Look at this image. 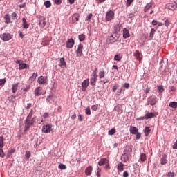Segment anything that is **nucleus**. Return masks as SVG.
I'll list each match as a JSON object with an SVG mask.
<instances>
[{"mask_svg":"<svg viewBox=\"0 0 177 177\" xmlns=\"http://www.w3.org/2000/svg\"><path fill=\"white\" fill-rule=\"evenodd\" d=\"M18 88H19V83L12 84V93H16V91H17Z\"/></svg>","mask_w":177,"mask_h":177,"instance_id":"obj_27","label":"nucleus"},{"mask_svg":"<svg viewBox=\"0 0 177 177\" xmlns=\"http://www.w3.org/2000/svg\"><path fill=\"white\" fill-rule=\"evenodd\" d=\"M92 76H94V77H97V68H95L93 73H92Z\"/></svg>","mask_w":177,"mask_h":177,"instance_id":"obj_55","label":"nucleus"},{"mask_svg":"<svg viewBox=\"0 0 177 177\" xmlns=\"http://www.w3.org/2000/svg\"><path fill=\"white\" fill-rule=\"evenodd\" d=\"M34 93L35 96H41V95H44V88L41 86L37 87L35 89Z\"/></svg>","mask_w":177,"mask_h":177,"instance_id":"obj_11","label":"nucleus"},{"mask_svg":"<svg viewBox=\"0 0 177 177\" xmlns=\"http://www.w3.org/2000/svg\"><path fill=\"white\" fill-rule=\"evenodd\" d=\"M38 77V73H34L31 77L32 80H35Z\"/></svg>","mask_w":177,"mask_h":177,"instance_id":"obj_59","label":"nucleus"},{"mask_svg":"<svg viewBox=\"0 0 177 177\" xmlns=\"http://www.w3.org/2000/svg\"><path fill=\"white\" fill-rule=\"evenodd\" d=\"M16 100V96L12 95L10 97V102H12V103Z\"/></svg>","mask_w":177,"mask_h":177,"instance_id":"obj_58","label":"nucleus"},{"mask_svg":"<svg viewBox=\"0 0 177 177\" xmlns=\"http://www.w3.org/2000/svg\"><path fill=\"white\" fill-rule=\"evenodd\" d=\"M78 38H79V41H80V42H82V41H84L85 39V35L84 34L80 35L78 36Z\"/></svg>","mask_w":177,"mask_h":177,"instance_id":"obj_41","label":"nucleus"},{"mask_svg":"<svg viewBox=\"0 0 177 177\" xmlns=\"http://www.w3.org/2000/svg\"><path fill=\"white\" fill-rule=\"evenodd\" d=\"M134 56L136 57L137 60H139L140 62L141 58H140V53L139 50H136L134 53Z\"/></svg>","mask_w":177,"mask_h":177,"instance_id":"obj_28","label":"nucleus"},{"mask_svg":"<svg viewBox=\"0 0 177 177\" xmlns=\"http://www.w3.org/2000/svg\"><path fill=\"white\" fill-rule=\"evenodd\" d=\"M97 81V76H91L90 80V84L92 86H95L96 85V82Z\"/></svg>","mask_w":177,"mask_h":177,"instance_id":"obj_19","label":"nucleus"},{"mask_svg":"<svg viewBox=\"0 0 177 177\" xmlns=\"http://www.w3.org/2000/svg\"><path fill=\"white\" fill-rule=\"evenodd\" d=\"M105 75H106V72H104V71H101L99 72L100 79L104 78Z\"/></svg>","mask_w":177,"mask_h":177,"instance_id":"obj_38","label":"nucleus"},{"mask_svg":"<svg viewBox=\"0 0 177 177\" xmlns=\"http://www.w3.org/2000/svg\"><path fill=\"white\" fill-rule=\"evenodd\" d=\"M93 168L92 167V166H88V167H86V169H85V174L87 176L91 175V174H92V171H93Z\"/></svg>","mask_w":177,"mask_h":177,"instance_id":"obj_22","label":"nucleus"},{"mask_svg":"<svg viewBox=\"0 0 177 177\" xmlns=\"http://www.w3.org/2000/svg\"><path fill=\"white\" fill-rule=\"evenodd\" d=\"M27 68V64L24 63L19 64V70H24V68Z\"/></svg>","mask_w":177,"mask_h":177,"instance_id":"obj_39","label":"nucleus"},{"mask_svg":"<svg viewBox=\"0 0 177 177\" xmlns=\"http://www.w3.org/2000/svg\"><path fill=\"white\" fill-rule=\"evenodd\" d=\"M80 19V15L75 13L71 17V21L73 24L77 23Z\"/></svg>","mask_w":177,"mask_h":177,"instance_id":"obj_16","label":"nucleus"},{"mask_svg":"<svg viewBox=\"0 0 177 177\" xmlns=\"http://www.w3.org/2000/svg\"><path fill=\"white\" fill-rule=\"evenodd\" d=\"M150 132H151V129H150L149 127H146L145 130H144V133L145 136H149V135H150Z\"/></svg>","mask_w":177,"mask_h":177,"instance_id":"obj_25","label":"nucleus"},{"mask_svg":"<svg viewBox=\"0 0 177 177\" xmlns=\"http://www.w3.org/2000/svg\"><path fill=\"white\" fill-rule=\"evenodd\" d=\"M3 142H5V138L3 136H0V149H3Z\"/></svg>","mask_w":177,"mask_h":177,"instance_id":"obj_33","label":"nucleus"},{"mask_svg":"<svg viewBox=\"0 0 177 177\" xmlns=\"http://www.w3.org/2000/svg\"><path fill=\"white\" fill-rule=\"evenodd\" d=\"M4 19H5V23L6 24H9V23H10V16L9 15V14H6L4 15Z\"/></svg>","mask_w":177,"mask_h":177,"instance_id":"obj_26","label":"nucleus"},{"mask_svg":"<svg viewBox=\"0 0 177 177\" xmlns=\"http://www.w3.org/2000/svg\"><path fill=\"white\" fill-rule=\"evenodd\" d=\"M49 40H44L41 42V45H43V46H46L49 45Z\"/></svg>","mask_w":177,"mask_h":177,"instance_id":"obj_47","label":"nucleus"},{"mask_svg":"<svg viewBox=\"0 0 177 177\" xmlns=\"http://www.w3.org/2000/svg\"><path fill=\"white\" fill-rule=\"evenodd\" d=\"M134 0H127L126 2V6L129 7L132 4V2H133Z\"/></svg>","mask_w":177,"mask_h":177,"instance_id":"obj_46","label":"nucleus"},{"mask_svg":"<svg viewBox=\"0 0 177 177\" xmlns=\"http://www.w3.org/2000/svg\"><path fill=\"white\" fill-rule=\"evenodd\" d=\"M30 156H31V152H30V151H26L25 153V157L26 160H30Z\"/></svg>","mask_w":177,"mask_h":177,"instance_id":"obj_40","label":"nucleus"},{"mask_svg":"<svg viewBox=\"0 0 177 177\" xmlns=\"http://www.w3.org/2000/svg\"><path fill=\"white\" fill-rule=\"evenodd\" d=\"M148 104H151V106H154L157 103V98L154 97H150L147 99Z\"/></svg>","mask_w":177,"mask_h":177,"instance_id":"obj_14","label":"nucleus"},{"mask_svg":"<svg viewBox=\"0 0 177 177\" xmlns=\"http://www.w3.org/2000/svg\"><path fill=\"white\" fill-rule=\"evenodd\" d=\"M55 3L56 5H61L62 4V0H55Z\"/></svg>","mask_w":177,"mask_h":177,"instance_id":"obj_64","label":"nucleus"},{"mask_svg":"<svg viewBox=\"0 0 177 177\" xmlns=\"http://www.w3.org/2000/svg\"><path fill=\"white\" fill-rule=\"evenodd\" d=\"M154 117H156V114H154L153 112H150L146 113L145 116L138 118L136 120L141 121L142 120H149L150 118H154Z\"/></svg>","mask_w":177,"mask_h":177,"instance_id":"obj_2","label":"nucleus"},{"mask_svg":"<svg viewBox=\"0 0 177 177\" xmlns=\"http://www.w3.org/2000/svg\"><path fill=\"white\" fill-rule=\"evenodd\" d=\"M118 88H120V85H118V84H116L115 86H113L112 88L113 92H115V91H117Z\"/></svg>","mask_w":177,"mask_h":177,"instance_id":"obj_50","label":"nucleus"},{"mask_svg":"<svg viewBox=\"0 0 177 177\" xmlns=\"http://www.w3.org/2000/svg\"><path fill=\"white\" fill-rule=\"evenodd\" d=\"M154 34H156V29L151 28L149 33V39H153V38H154Z\"/></svg>","mask_w":177,"mask_h":177,"instance_id":"obj_29","label":"nucleus"},{"mask_svg":"<svg viewBox=\"0 0 177 177\" xmlns=\"http://www.w3.org/2000/svg\"><path fill=\"white\" fill-rule=\"evenodd\" d=\"M167 157L168 156L165 154L162 155V158H160L161 165H165V164H167V162H168V160H167Z\"/></svg>","mask_w":177,"mask_h":177,"instance_id":"obj_18","label":"nucleus"},{"mask_svg":"<svg viewBox=\"0 0 177 177\" xmlns=\"http://www.w3.org/2000/svg\"><path fill=\"white\" fill-rule=\"evenodd\" d=\"M92 16H93L92 13L88 14V15H87V17H86V20L87 21H89L90 19H92Z\"/></svg>","mask_w":177,"mask_h":177,"instance_id":"obj_60","label":"nucleus"},{"mask_svg":"<svg viewBox=\"0 0 177 177\" xmlns=\"http://www.w3.org/2000/svg\"><path fill=\"white\" fill-rule=\"evenodd\" d=\"M0 38L2 39V41L6 42V41H10L12 35H10V33H3L0 35Z\"/></svg>","mask_w":177,"mask_h":177,"instance_id":"obj_6","label":"nucleus"},{"mask_svg":"<svg viewBox=\"0 0 177 177\" xmlns=\"http://www.w3.org/2000/svg\"><path fill=\"white\" fill-rule=\"evenodd\" d=\"M121 59H122V56H121V54L116 55L114 57V60H115V62H120Z\"/></svg>","mask_w":177,"mask_h":177,"instance_id":"obj_34","label":"nucleus"},{"mask_svg":"<svg viewBox=\"0 0 177 177\" xmlns=\"http://www.w3.org/2000/svg\"><path fill=\"white\" fill-rule=\"evenodd\" d=\"M22 26L25 30H27L30 27V24L27 23V19L25 17L22 18Z\"/></svg>","mask_w":177,"mask_h":177,"instance_id":"obj_17","label":"nucleus"},{"mask_svg":"<svg viewBox=\"0 0 177 177\" xmlns=\"http://www.w3.org/2000/svg\"><path fill=\"white\" fill-rule=\"evenodd\" d=\"M130 35H129V30L128 29H127L126 28H124L123 29V38L124 39H127V38H129Z\"/></svg>","mask_w":177,"mask_h":177,"instance_id":"obj_20","label":"nucleus"},{"mask_svg":"<svg viewBox=\"0 0 177 177\" xmlns=\"http://www.w3.org/2000/svg\"><path fill=\"white\" fill-rule=\"evenodd\" d=\"M117 169L118 171H120V172H122V171H124V163L120 162L117 165Z\"/></svg>","mask_w":177,"mask_h":177,"instance_id":"obj_23","label":"nucleus"},{"mask_svg":"<svg viewBox=\"0 0 177 177\" xmlns=\"http://www.w3.org/2000/svg\"><path fill=\"white\" fill-rule=\"evenodd\" d=\"M44 6H46V8H50L52 6V3L49 1H46L44 2Z\"/></svg>","mask_w":177,"mask_h":177,"instance_id":"obj_42","label":"nucleus"},{"mask_svg":"<svg viewBox=\"0 0 177 177\" xmlns=\"http://www.w3.org/2000/svg\"><path fill=\"white\" fill-rule=\"evenodd\" d=\"M85 113H86V115H91V108L87 107L85 109Z\"/></svg>","mask_w":177,"mask_h":177,"instance_id":"obj_49","label":"nucleus"},{"mask_svg":"<svg viewBox=\"0 0 177 177\" xmlns=\"http://www.w3.org/2000/svg\"><path fill=\"white\" fill-rule=\"evenodd\" d=\"M58 168L59 169H66L67 168V167L66 166V165L64 164H59V165L58 166Z\"/></svg>","mask_w":177,"mask_h":177,"instance_id":"obj_45","label":"nucleus"},{"mask_svg":"<svg viewBox=\"0 0 177 177\" xmlns=\"http://www.w3.org/2000/svg\"><path fill=\"white\" fill-rule=\"evenodd\" d=\"M74 44H75V41L73 39V38L68 39L66 41V48L68 49H71L73 46H74Z\"/></svg>","mask_w":177,"mask_h":177,"instance_id":"obj_12","label":"nucleus"},{"mask_svg":"<svg viewBox=\"0 0 177 177\" xmlns=\"http://www.w3.org/2000/svg\"><path fill=\"white\" fill-rule=\"evenodd\" d=\"M35 122V117L31 118V119H26L25 120V126L24 132H27V131H30V128L34 125Z\"/></svg>","mask_w":177,"mask_h":177,"instance_id":"obj_1","label":"nucleus"},{"mask_svg":"<svg viewBox=\"0 0 177 177\" xmlns=\"http://www.w3.org/2000/svg\"><path fill=\"white\" fill-rule=\"evenodd\" d=\"M167 176H168V177H175V173L168 172L167 174Z\"/></svg>","mask_w":177,"mask_h":177,"instance_id":"obj_56","label":"nucleus"},{"mask_svg":"<svg viewBox=\"0 0 177 177\" xmlns=\"http://www.w3.org/2000/svg\"><path fill=\"white\" fill-rule=\"evenodd\" d=\"M39 26H41V27H42V28H44V27H45V26H46V22L45 21H40L39 22Z\"/></svg>","mask_w":177,"mask_h":177,"instance_id":"obj_48","label":"nucleus"},{"mask_svg":"<svg viewBox=\"0 0 177 177\" xmlns=\"http://www.w3.org/2000/svg\"><path fill=\"white\" fill-rule=\"evenodd\" d=\"M105 164H109V160L106 158H102L98 162V165L102 167V165H105Z\"/></svg>","mask_w":177,"mask_h":177,"instance_id":"obj_15","label":"nucleus"},{"mask_svg":"<svg viewBox=\"0 0 177 177\" xmlns=\"http://www.w3.org/2000/svg\"><path fill=\"white\" fill-rule=\"evenodd\" d=\"M0 157L3 158L5 157V152H3V148H0Z\"/></svg>","mask_w":177,"mask_h":177,"instance_id":"obj_51","label":"nucleus"},{"mask_svg":"<svg viewBox=\"0 0 177 177\" xmlns=\"http://www.w3.org/2000/svg\"><path fill=\"white\" fill-rule=\"evenodd\" d=\"M33 115H34V110L31 109L29 114L28 115L26 119L31 120V118H32Z\"/></svg>","mask_w":177,"mask_h":177,"instance_id":"obj_36","label":"nucleus"},{"mask_svg":"<svg viewBox=\"0 0 177 177\" xmlns=\"http://www.w3.org/2000/svg\"><path fill=\"white\" fill-rule=\"evenodd\" d=\"M136 139L137 140H139V139H140V138H142V134L140 133H136Z\"/></svg>","mask_w":177,"mask_h":177,"instance_id":"obj_57","label":"nucleus"},{"mask_svg":"<svg viewBox=\"0 0 177 177\" xmlns=\"http://www.w3.org/2000/svg\"><path fill=\"white\" fill-rule=\"evenodd\" d=\"M166 9H169V10H175L177 8L176 2L172 1L171 3H169L165 6Z\"/></svg>","mask_w":177,"mask_h":177,"instance_id":"obj_7","label":"nucleus"},{"mask_svg":"<svg viewBox=\"0 0 177 177\" xmlns=\"http://www.w3.org/2000/svg\"><path fill=\"white\" fill-rule=\"evenodd\" d=\"M122 161L123 162H127L128 161V160H129V158H131V156H128L127 155H126L125 153H123L122 155Z\"/></svg>","mask_w":177,"mask_h":177,"instance_id":"obj_24","label":"nucleus"},{"mask_svg":"<svg viewBox=\"0 0 177 177\" xmlns=\"http://www.w3.org/2000/svg\"><path fill=\"white\" fill-rule=\"evenodd\" d=\"M151 8H153V3H147L144 9V12H147V10H149V9H150Z\"/></svg>","mask_w":177,"mask_h":177,"instance_id":"obj_32","label":"nucleus"},{"mask_svg":"<svg viewBox=\"0 0 177 177\" xmlns=\"http://www.w3.org/2000/svg\"><path fill=\"white\" fill-rule=\"evenodd\" d=\"M37 82L38 84H39V85H45V84L48 82V77L47 76L39 77L37 80Z\"/></svg>","mask_w":177,"mask_h":177,"instance_id":"obj_8","label":"nucleus"},{"mask_svg":"<svg viewBox=\"0 0 177 177\" xmlns=\"http://www.w3.org/2000/svg\"><path fill=\"white\" fill-rule=\"evenodd\" d=\"M124 153L127 155L129 157H132V148L129 147H125Z\"/></svg>","mask_w":177,"mask_h":177,"instance_id":"obj_13","label":"nucleus"},{"mask_svg":"<svg viewBox=\"0 0 177 177\" xmlns=\"http://www.w3.org/2000/svg\"><path fill=\"white\" fill-rule=\"evenodd\" d=\"M88 86H89V79H86L82 83V92H85L88 89Z\"/></svg>","mask_w":177,"mask_h":177,"instance_id":"obj_10","label":"nucleus"},{"mask_svg":"<svg viewBox=\"0 0 177 177\" xmlns=\"http://www.w3.org/2000/svg\"><path fill=\"white\" fill-rule=\"evenodd\" d=\"M114 111H117L118 114H121L122 113V109H120V106H116L114 107Z\"/></svg>","mask_w":177,"mask_h":177,"instance_id":"obj_35","label":"nucleus"},{"mask_svg":"<svg viewBox=\"0 0 177 177\" xmlns=\"http://www.w3.org/2000/svg\"><path fill=\"white\" fill-rule=\"evenodd\" d=\"M18 17H19V16H17V14L16 12H13L12 14V20H15V19H16L17 20Z\"/></svg>","mask_w":177,"mask_h":177,"instance_id":"obj_52","label":"nucleus"},{"mask_svg":"<svg viewBox=\"0 0 177 177\" xmlns=\"http://www.w3.org/2000/svg\"><path fill=\"white\" fill-rule=\"evenodd\" d=\"M169 107H171L172 109H176L177 108V102H170Z\"/></svg>","mask_w":177,"mask_h":177,"instance_id":"obj_37","label":"nucleus"},{"mask_svg":"<svg viewBox=\"0 0 177 177\" xmlns=\"http://www.w3.org/2000/svg\"><path fill=\"white\" fill-rule=\"evenodd\" d=\"M84 45L82 44H80L77 46V49L76 50V57H81L84 55L83 53Z\"/></svg>","mask_w":177,"mask_h":177,"instance_id":"obj_4","label":"nucleus"},{"mask_svg":"<svg viewBox=\"0 0 177 177\" xmlns=\"http://www.w3.org/2000/svg\"><path fill=\"white\" fill-rule=\"evenodd\" d=\"M165 24L166 27H168V26H169V24H171V22H169V19H166L165 21Z\"/></svg>","mask_w":177,"mask_h":177,"instance_id":"obj_62","label":"nucleus"},{"mask_svg":"<svg viewBox=\"0 0 177 177\" xmlns=\"http://www.w3.org/2000/svg\"><path fill=\"white\" fill-rule=\"evenodd\" d=\"M118 38H120V35L118 33H115L107 38L106 42H108V44H111V42H117Z\"/></svg>","mask_w":177,"mask_h":177,"instance_id":"obj_3","label":"nucleus"},{"mask_svg":"<svg viewBox=\"0 0 177 177\" xmlns=\"http://www.w3.org/2000/svg\"><path fill=\"white\" fill-rule=\"evenodd\" d=\"M114 19V11L109 10L106 12L105 19L106 21H111Z\"/></svg>","mask_w":177,"mask_h":177,"instance_id":"obj_5","label":"nucleus"},{"mask_svg":"<svg viewBox=\"0 0 177 177\" xmlns=\"http://www.w3.org/2000/svg\"><path fill=\"white\" fill-rule=\"evenodd\" d=\"M175 91H176L175 86H171L169 87V92H175Z\"/></svg>","mask_w":177,"mask_h":177,"instance_id":"obj_54","label":"nucleus"},{"mask_svg":"<svg viewBox=\"0 0 177 177\" xmlns=\"http://www.w3.org/2000/svg\"><path fill=\"white\" fill-rule=\"evenodd\" d=\"M6 82V80L5 79H0V86H2L5 85V83Z\"/></svg>","mask_w":177,"mask_h":177,"instance_id":"obj_53","label":"nucleus"},{"mask_svg":"<svg viewBox=\"0 0 177 177\" xmlns=\"http://www.w3.org/2000/svg\"><path fill=\"white\" fill-rule=\"evenodd\" d=\"M140 160L142 162H145V161H146L147 160V157L146 156V155L145 153H141Z\"/></svg>","mask_w":177,"mask_h":177,"instance_id":"obj_31","label":"nucleus"},{"mask_svg":"<svg viewBox=\"0 0 177 177\" xmlns=\"http://www.w3.org/2000/svg\"><path fill=\"white\" fill-rule=\"evenodd\" d=\"M48 117H49V113H48V112L44 113L43 115V118H44V119L48 118Z\"/></svg>","mask_w":177,"mask_h":177,"instance_id":"obj_63","label":"nucleus"},{"mask_svg":"<svg viewBox=\"0 0 177 177\" xmlns=\"http://www.w3.org/2000/svg\"><path fill=\"white\" fill-rule=\"evenodd\" d=\"M158 93H162L164 92V86H159L158 87Z\"/></svg>","mask_w":177,"mask_h":177,"instance_id":"obj_43","label":"nucleus"},{"mask_svg":"<svg viewBox=\"0 0 177 177\" xmlns=\"http://www.w3.org/2000/svg\"><path fill=\"white\" fill-rule=\"evenodd\" d=\"M52 131V124H46L42 127L44 133H49Z\"/></svg>","mask_w":177,"mask_h":177,"instance_id":"obj_9","label":"nucleus"},{"mask_svg":"<svg viewBox=\"0 0 177 177\" xmlns=\"http://www.w3.org/2000/svg\"><path fill=\"white\" fill-rule=\"evenodd\" d=\"M91 109L93 110V111H97V105H93Z\"/></svg>","mask_w":177,"mask_h":177,"instance_id":"obj_61","label":"nucleus"},{"mask_svg":"<svg viewBox=\"0 0 177 177\" xmlns=\"http://www.w3.org/2000/svg\"><path fill=\"white\" fill-rule=\"evenodd\" d=\"M115 133V129H114V128H112L108 132V134H109V135H114Z\"/></svg>","mask_w":177,"mask_h":177,"instance_id":"obj_44","label":"nucleus"},{"mask_svg":"<svg viewBox=\"0 0 177 177\" xmlns=\"http://www.w3.org/2000/svg\"><path fill=\"white\" fill-rule=\"evenodd\" d=\"M59 67H66V61L63 57L59 59Z\"/></svg>","mask_w":177,"mask_h":177,"instance_id":"obj_30","label":"nucleus"},{"mask_svg":"<svg viewBox=\"0 0 177 177\" xmlns=\"http://www.w3.org/2000/svg\"><path fill=\"white\" fill-rule=\"evenodd\" d=\"M139 129L136 128L134 126H130V133H132V135H136V133L138 132Z\"/></svg>","mask_w":177,"mask_h":177,"instance_id":"obj_21","label":"nucleus"}]
</instances>
